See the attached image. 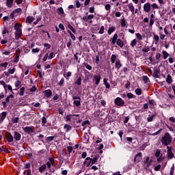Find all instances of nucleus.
<instances>
[{
  "instance_id": "1",
  "label": "nucleus",
  "mask_w": 175,
  "mask_h": 175,
  "mask_svg": "<svg viewBox=\"0 0 175 175\" xmlns=\"http://www.w3.org/2000/svg\"><path fill=\"white\" fill-rule=\"evenodd\" d=\"M163 146H169L172 143V135L169 133H166L161 140Z\"/></svg>"
},
{
  "instance_id": "2",
  "label": "nucleus",
  "mask_w": 175,
  "mask_h": 175,
  "mask_svg": "<svg viewBox=\"0 0 175 175\" xmlns=\"http://www.w3.org/2000/svg\"><path fill=\"white\" fill-rule=\"evenodd\" d=\"M143 9L145 13H150V12H151V3H146L143 6Z\"/></svg>"
},
{
  "instance_id": "3",
  "label": "nucleus",
  "mask_w": 175,
  "mask_h": 175,
  "mask_svg": "<svg viewBox=\"0 0 175 175\" xmlns=\"http://www.w3.org/2000/svg\"><path fill=\"white\" fill-rule=\"evenodd\" d=\"M152 163V159H150V157H146L144 162V166L146 169H148L151 164Z\"/></svg>"
},
{
  "instance_id": "4",
  "label": "nucleus",
  "mask_w": 175,
  "mask_h": 175,
  "mask_svg": "<svg viewBox=\"0 0 175 175\" xmlns=\"http://www.w3.org/2000/svg\"><path fill=\"white\" fill-rule=\"evenodd\" d=\"M114 102L116 106H124V105H125V101L120 97L116 98Z\"/></svg>"
},
{
  "instance_id": "5",
  "label": "nucleus",
  "mask_w": 175,
  "mask_h": 175,
  "mask_svg": "<svg viewBox=\"0 0 175 175\" xmlns=\"http://www.w3.org/2000/svg\"><path fill=\"white\" fill-rule=\"evenodd\" d=\"M94 163H95V161H92L90 157H87L84 161V165H85L86 167H88L90 165H94Z\"/></svg>"
},
{
  "instance_id": "6",
  "label": "nucleus",
  "mask_w": 175,
  "mask_h": 175,
  "mask_svg": "<svg viewBox=\"0 0 175 175\" xmlns=\"http://www.w3.org/2000/svg\"><path fill=\"white\" fill-rule=\"evenodd\" d=\"M14 72H16V68H10L7 72H4L5 76L9 77L10 75H14Z\"/></svg>"
},
{
  "instance_id": "7",
  "label": "nucleus",
  "mask_w": 175,
  "mask_h": 175,
  "mask_svg": "<svg viewBox=\"0 0 175 175\" xmlns=\"http://www.w3.org/2000/svg\"><path fill=\"white\" fill-rule=\"evenodd\" d=\"M167 158H169V159H173V158H174V154H173V152H172V148L167 146Z\"/></svg>"
},
{
  "instance_id": "8",
  "label": "nucleus",
  "mask_w": 175,
  "mask_h": 175,
  "mask_svg": "<svg viewBox=\"0 0 175 175\" xmlns=\"http://www.w3.org/2000/svg\"><path fill=\"white\" fill-rule=\"evenodd\" d=\"M5 137L9 143H12V142H13V136L10 133L7 132L5 133Z\"/></svg>"
},
{
  "instance_id": "9",
  "label": "nucleus",
  "mask_w": 175,
  "mask_h": 175,
  "mask_svg": "<svg viewBox=\"0 0 175 175\" xmlns=\"http://www.w3.org/2000/svg\"><path fill=\"white\" fill-rule=\"evenodd\" d=\"M127 8L130 10V12L132 13V14H135V5H133V3H130L127 5Z\"/></svg>"
},
{
  "instance_id": "10",
  "label": "nucleus",
  "mask_w": 175,
  "mask_h": 175,
  "mask_svg": "<svg viewBox=\"0 0 175 175\" xmlns=\"http://www.w3.org/2000/svg\"><path fill=\"white\" fill-rule=\"evenodd\" d=\"M23 131L29 135L31 133H33V130L32 129V128H31V126H25V128H23Z\"/></svg>"
},
{
  "instance_id": "11",
  "label": "nucleus",
  "mask_w": 175,
  "mask_h": 175,
  "mask_svg": "<svg viewBox=\"0 0 175 175\" xmlns=\"http://www.w3.org/2000/svg\"><path fill=\"white\" fill-rule=\"evenodd\" d=\"M22 33H23V31H21V29L16 30L15 39L18 40L20 38H21Z\"/></svg>"
},
{
  "instance_id": "12",
  "label": "nucleus",
  "mask_w": 175,
  "mask_h": 175,
  "mask_svg": "<svg viewBox=\"0 0 175 175\" xmlns=\"http://www.w3.org/2000/svg\"><path fill=\"white\" fill-rule=\"evenodd\" d=\"M6 111H3L1 113H0V124H2L5 118H6Z\"/></svg>"
},
{
  "instance_id": "13",
  "label": "nucleus",
  "mask_w": 175,
  "mask_h": 175,
  "mask_svg": "<svg viewBox=\"0 0 175 175\" xmlns=\"http://www.w3.org/2000/svg\"><path fill=\"white\" fill-rule=\"evenodd\" d=\"M44 95L46 98H50L53 95V92H51V90H46L44 92Z\"/></svg>"
},
{
  "instance_id": "14",
  "label": "nucleus",
  "mask_w": 175,
  "mask_h": 175,
  "mask_svg": "<svg viewBox=\"0 0 175 175\" xmlns=\"http://www.w3.org/2000/svg\"><path fill=\"white\" fill-rule=\"evenodd\" d=\"M51 165H54V159L53 157L49 158V161L46 163V166L50 169Z\"/></svg>"
},
{
  "instance_id": "15",
  "label": "nucleus",
  "mask_w": 175,
  "mask_h": 175,
  "mask_svg": "<svg viewBox=\"0 0 175 175\" xmlns=\"http://www.w3.org/2000/svg\"><path fill=\"white\" fill-rule=\"evenodd\" d=\"M117 40H118V34L116 33L111 38V44H116V43H117Z\"/></svg>"
},
{
  "instance_id": "16",
  "label": "nucleus",
  "mask_w": 175,
  "mask_h": 175,
  "mask_svg": "<svg viewBox=\"0 0 175 175\" xmlns=\"http://www.w3.org/2000/svg\"><path fill=\"white\" fill-rule=\"evenodd\" d=\"M122 67V64L120 59L116 60L115 63V68H117V70H120V68Z\"/></svg>"
},
{
  "instance_id": "17",
  "label": "nucleus",
  "mask_w": 175,
  "mask_h": 175,
  "mask_svg": "<svg viewBox=\"0 0 175 175\" xmlns=\"http://www.w3.org/2000/svg\"><path fill=\"white\" fill-rule=\"evenodd\" d=\"M116 44L118 46H119V47H120L121 49H122V47H124V42L121 39H120V38H118L117 40Z\"/></svg>"
},
{
  "instance_id": "18",
  "label": "nucleus",
  "mask_w": 175,
  "mask_h": 175,
  "mask_svg": "<svg viewBox=\"0 0 175 175\" xmlns=\"http://www.w3.org/2000/svg\"><path fill=\"white\" fill-rule=\"evenodd\" d=\"M14 137L15 140L18 142V140H20L21 139V134H20L18 132H14Z\"/></svg>"
},
{
  "instance_id": "19",
  "label": "nucleus",
  "mask_w": 175,
  "mask_h": 175,
  "mask_svg": "<svg viewBox=\"0 0 175 175\" xmlns=\"http://www.w3.org/2000/svg\"><path fill=\"white\" fill-rule=\"evenodd\" d=\"M165 81L167 83V84H172L173 83V78H172V75H168Z\"/></svg>"
},
{
  "instance_id": "20",
  "label": "nucleus",
  "mask_w": 175,
  "mask_h": 175,
  "mask_svg": "<svg viewBox=\"0 0 175 175\" xmlns=\"http://www.w3.org/2000/svg\"><path fill=\"white\" fill-rule=\"evenodd\" d=\"M100 79H101L100 75H95L94 76V80H95V83H96V85H98L99 84V83H100Z\"/></svg>"
},
{
  "instance_id": "21",
  "label": "nucleus",
  "mask_w": 175,
  "mask_h": 175,
  "mask_svg": "<svg viewBox=\"0 0 175 175\" xmlns=\"http://www.w3.org/2000/svg\"><path fill=\"white\" fill-rule=\"evenodd\" d=\"M14 0H7L5 3H6V6H8V8H12L13 6V1Z\"/></svg>"
},
{
  "instance_id": "22",
  "label": "nucleus",
  "mask_w": 175,
  "mask_h": 175,
  "mask_svg": "<svg viewBox=\"0 0 175 175\" xmlns=\"http://www.w3.org/2000/svg\"><path fill=\"white\" fill-rule=\"evenodd\" d=\"M67 27L68 28H69V29H70V31H72V32L73 33H76V29H75V27H73V26H72V25H70V23H68L67 24Z\"/></svg>"
},
{
  "instance_id": "23",
  "label": "nucleus",
  "mask_w": 175,
  "mask_h": 175,
  "mask_svg": "<svg viewBox=\"0 0 175 175\" xmlns=\"http://www.w3.org/2000/svg\"><path fill=\"white\" fill-rule=\"evenodd\" d=\"M162 54L163 59H166L170 55L169 53H167L166 51H162Z\"/></svg>"
},
{
  "instance_id": "24",
  "label": "nucleus",
  "mask_w": 175,
  "mask_h": 175,
  "mask_svg": "<svg viewBox=\"0 0 175 175\" xmlns=\"http://www.w3.org/2000/svg\"><path fill=\"white\" fill-rule=\"evenodd\" d=\"M116 31V27L114 26L110 27L108 29V35H111L113 32Z\"/></svg>"
},
{
  "instance_id": "25",
  "label": "nucleus",
  "mask_w": 175,
  "mask_h": 175,
  "mask_svg": "<svg viewBox=\"0 0 175 175\" xmlns=\"http://www.w3.org/2000/svg\"><path fill=\"white\" fill-rule=\"evenodd\" d=\"M142 81L145 84H147V83H150V79L147 76H142Z\"/></svg>"
},
{
  "instance_id": "26",
  "label": "nucleus",
  "mask_w": 175,
  "mask_h": 175,
  "mask_svg": "<svg viewBox=\"0 0 175 175\" xmlns=\"http://www.w3.org/2000/svg\"><path fill=\"white\" fill-rule=\"evenodd\" d=\"M73 104L75 105L77 107H79V106L81 105V99L74 100Z\"/></svg>"
},
{
  "instance_id": "27",
  "label": "nucleus",
  "mask_w": 175,
  "mask_h": 175,
  "mask_svg": "<svg viewBox=\"0 0 175 175\" xmlns=\"http://www.w3.org/2000/svg\"><path fill=\"white\" fill-rule=\"evenodd\" d=\"M164 33L165 35H170V29L169 28V26H165L164 28Z\"/></svg>"
},
{
  "instance_id": "28",
  "label": "nucleus",
  "mask_w": 175,
  "mask_h": 175,
  "mask_svg": "<svg viewBox=\"0 0 175 175\" xmlns=\"http://www.w3.org/2000/svg\"><path fill=\"white\" fill-rule=\"evenodd\" d=\"M25 92V87L21 88L20 92H19L20 96H24Z\"/></svg>"
},
{
  "instance_id": "29",
  "label": "nucleus",
  "mask_w": 175,
  "mask_h": 175,
  "mask_svg": "<svg viewBox=\"0 0 175 175\" xmlns=\"http://www.w3.org/2000/svg\"><path fill=\"white\" fill-rule=\"evenodd\" d=\"M103 83H104L106 88H110V83H109V82H107V79L104 78Z\"/></svg>"
},
{
  "instance_id": "30",
  "label": "nucleus",
  "mask_w": 175,
  "mask_h": 175,
  "mask_svg": "<svg viewBox=\"0 0 175 175\" xmlns=\"http://www.w3.org/2000/svg\"><path fill=\"white\" fill-rule=\"evenodd\" d=\"M153 40L155 41V44H158V42H159V36L157 34H154L153 36Z\"/></svg>"
},
{
  "instance_id": "31",
  "label": "nucleus",
  "mask_w": 175,
  "mask_h": 175,
  "mask_svg": "<svg viewBox=\"0 0 175 175\" xmlns=\"http://www.w3.org/2000/svg\"><path fill=\"white\" fill-rule=\"evenodd\" d=\"M116 59H117V55H112L111 56V64H115L116 63Z\"/></svg>"
},
{
  "instance_id": "32",
  "label": "nucleus",
  "mask_w": 175,
  "mask_h": 175,
  "mask_svg": "<svg viewBox=\"0 0 175 175\" xmlns=\"http://www.w3.org/2000/svg\"><path fill=\"white\" fill-rule=\"evenodd\" d=\"M44 170H46V164L42 165L39 167V172L40 173H43Z\"/></svg>"
},
{
  "instance_id": "33",
  "label": "nucleus",
  "mask_w": 175,
  "mask_h": 175,
  "mask_svg": "<svg viewBox=\"0 0 175 175\" xmlns=\"http://www.w3.org/2000/svg\"><path fill=\"white\" fill-rule=\"evenodd\" d=\"M105 9L107 10V12H109L110 13L111 10V5L110 4H106L105 5Z\"/></svg>"
},
{
  "instance_id": "34",
  "label": "nucleus",
  "mask_w": 175,
  "mask_h": 175,
  "mask_svg": "<svg viewBox=\"0 0 175 175\" xmlns=\"http://www.w3.org/2000/svg\"><path fill=\"white\" fill-rule=\"evenodd\" d=\"M135 92L136 95H138V96H140V95H142V89H141V88H137V89L135 90Z\"/></svg>"
},
{
  "instance_id": "35",
  "label": "nucleus",
  "mask_w": 175,
  "mask_h": 175,
  "mask_svg": "<svg viewBox=\"0 0 175 175\" xmlns=\"http://www.w3.org/2000/svg\"><path fill=\"white\" fill-rule=\"evenodd\" d=\"M34 18L33 16H28L26 19L27 23H29V24H31L32 21H33Z\"/></svg>"
},
{
  "instance_id": "36",
  "label": "nucleus",
  "mask_w": 175,
  "mask_h": 175,
  "mask_svg": "<svg viewBox=\"0 0 175 175\" xmlns=\"http://www.w3.org/2000/svg\"><path fill=\"white\" fill-rule=\"evenodd\" d=\"M131 47H135V46H136V44H137V40L134 39L131 42Z\"/></svg>"
},
{
  "instance_id": "37",
  "label": "nucleus",
  "mask_w": 175,
  "mask_h": 175,
  "mask_svg": "<svg viewBox=\"0 0 175 175\" xmlns=\"http://www.w3.org/2000/svg\"><path fill=\"white\" fill-rule=\"evenodd\" d=\"M64 129H65L66 132H68V131H70V129H72V126H70V125L69 124H66L64 125Z\"/></svg>"
},
{
  "instance_id": "38",
  "label": "nucleus",
  "mask_w": 175,
  "mask_h": 175,
  "mask_svg": "<svg viewBox=\"0 0 175 175\" xmlns=\"http://www.w3.org/2000/svg\"><path fill=\"white\" fill-rule=\"evenodd\" d=\"M87 125H90V121L88 120L84 121L82 123V126H83V129H85V128H87Z\"/></svg>"
},
{
  "instance_id": "39",
  "label": "nucleus",
  "mask_w": 175,
  "mask_h": 175,
  "mask_svg": "<svg viewBox=\"0 0 175 175\" xmlns=\"http://www.w3.org/2000/svg\"><path fill=\"white\" fill-rule=\"evenodd\" d=\"M98 33H100V35H103V33H105V26L100 27Z\"/></svg>"
},
{
  "instance_id": "40",
  "label": "nucleus",
  "mask_w": 175,
  "mask_h": 175,
  "mask_svg": "<svg viewBox=\"0 0 175 175\" xmlns=\"http://www.w3.org/2000/svg\"><path fill=\"white\" fill-rule=\"evenodd\" d=\"M135 36H136L137 39H138V40H143V36L139 33H137L135 34Z\"/></svg>"
},
{
  "instance_id": "41",
  "label": "nucleus",
  "mask_w": 175,
  "mask_h": 175,
  "mask_svg": "<svg viewBox=\"0 0 175 175\" xmlns=\"http://www.w3.org/2000/svg\"><path fill=\"white\" fill-rule=\"evenodd\" d=\"M142 51L143 53H148V51H150V46H144L143 49H142Z\"/></svg>"
},
{
  "instance_id": "42",
  "label": "nucleus",
  "mask_w": 175,
  "mask_h": 175,
  "mask_svg": "<svg viewBox=\"0 0 175 175\" xmlns=\"http://www.w3.org/2000/svg\"><path fill=\"white\" fill-rule=\"evenodd\" d=\"M57 13L58 14H64V8H62V7H60L57 9Z\"/></svg>"
},
{
  "instance_id": "43",
  "label": "nucleus",
  "mask_w": 175,
  "mask_h": 175,
  "mask_svg": "<svg viewBox=\"0 0 175 175\" xmlns=\"http://www.w3.org/2000/svg\"><path fill=\"white\" fill-rule=\"evenodd\" d=\"M18 61H20V54H16L14 62L17 63Z\"/></svg>"
},
{
  "instance_id": "44",
  "label": "nucleus",
  "mask_w": 175,
  "mask_h": 175,
  "mask_svg": "<svg viewBox=\"0 0 175 175\" xmlns=\"http://www.w3.org/2000/svg\"><path fill=\"white\" fill-rule=\"evenodd\" d=\"M21 25H20L19 23H16L14 25V29H16V31H18V29H21Z\"/></svg>"
},
{
  "instance_id": "45",
  "label": "nucleus",
  "mask_w": 175,
  "mask_h": 175,
  "mask_svg": "<svg viewBox=\"0 0 175 175\" xmlns=\"http://www.w3.org/2000/svg\"><path fill=\"white\" fill-rule=\"evenodd\" d=\"M55 138V137L54 136L47 137L46 139V142H53V140H54Z\"/></svg>"
},
{
  "instance_id": "46",
  "label": "nucleus",
  "mask_w": 175,
  "mask_h": 175,
  "mask_svg": "<svg viewBox=\"0 0 175 175\" xmlns=\"http://www.w3.org/2000/svg\"><path fill=\"white\" fill-rule=\"evenodd\" d=\"M157 1L160 6H163V5L166 3V1H165V0H157Z\"/></svg>"
},
{
  "instance_id": "47",
  "label": "nucleus",
  "mask_w": 175,
  "mask_h": 175,
  "mask_svg": "<svg viewBox=\"0 0 175 175\" xmlns=\"http://www.w3.org/2000/svg\"><path fill=\"white\" fill-rule=\"evenodd\" d=\"M152 8L153 10H155V9L158 10L159 9V6H158V4H157L156 3H154L152 4Z\"/></svg>"
},
{
  "instance_id": "48",
  "label": "nucleus",
  "mask_w": 175,
  "mask_h": 175,
  "mask_svg": "<svg viewBox=\"0 0 175 175\" xmlns=\"http://www.w3.org/2000/svg\"><path fill=\"white\" fill-rule=\"evenodd\" d=\"M127 98H129V99H133V98H135V95H133V94L132 93H127Z\"/></svg>"
},
{
  "instance_id": "49",
  "label": "nucleus",
  "mask_w": 175,
  "mask_h": 175,
  "mask_svg": "<svg viewBox=\"0 0 175 175\" xmlns=\"http://www.w3.org/2000/svg\"><path fill=\"white\" fill-rule=\"evenodd\" d=\"M154 118H155V115H152L150 117L148 118V122H152V120H154Z\"/></svg>"
},
{
  "instance_id": "50",
  "label": "nucleus",
  "mask_w": 175,
  "mask_h": 175,
  "mask_svg": "<svg viewBox=\"0 0 175 175\" xmlns=\"http://www.w3.org/2000/svg\"><path fill=\"white\" fill-rule=\"evenodd\" d=\"M1 68H4V70L5 69H6V68H8V66L9 65V64L8 62H5V63H1Z\"/></svg>"
},
{
  "instance_id": "51",
  "label": "nucleus",
  "mask_w": 175,
  "mask_h": 175,
  "mask_svg": "<svg viewBox=\"0 0 175 175\" xmlns=\"http://www.w3.org/2000/svg\"><path fill=\"white\" fill-rule=\"evenodd\" d=\"M39 51H40V49L39 48L33 49L31 50V53H33V54H35L36 53H39Z\"/></svg>"
},
{
  "instance_id": "52",
  "label": "nucleus",
  "mask_w": 175,
  "mask_h": 175,
  "mask_svg": "<svg viewBox=\"0 0 175 175\" xmlns=\"http://www.w3.org/2000/svg\"><path fill=\"white\" fill-rule=\"evenodd\" d=\"M85 68H86V69H88V70H92V66H91L88 64H85Z\"/></svg>"
},
{
  "instance_id": "53",
  "label": "nucleus",
  "mask_w": 175,
  "mask_h": 175,
  "mask_svg": "<svg viewBox=\"0 0 175 175\" xmlns=\"http://www.w3.org/2000/svg\"><path fill=\"white\" fill-rule=\"evenodd\" d=\"M55 57V54L54 53V52H52L49 55V59H53V58H54Z\"/></svg>"
},
{
  "instance_id": "54",
  "label": "nucleus",
  "mask_w": 175,
  "mask_h": 175,
  "mask_svg": "<svg viewBox=\"0 0 175 175\" xmlns=\"http://www.w3.org/2000/svg\"><path fill=\"white\" fill-rule=\"evenodd\" d=\"M15 87L18 88V87H21V81H16L15 82Z\"/></svg>"
},
{
  "instance_id": "55",
  "label": "nucleus",
  "mask_w": 175,
  "mask_h": 175,
  "mask_svg": "<svg viewBox=\"0 0 175 175\" xmlns=\"http://www.w3.org/2000/svg\"><path fill=\"white\" fill-rule=\"evenodd\" d=\"M59 28L61 31H65V26H64V24L62 23L59 24Z\"/></svg>"
},
{
  "instance_id": "56",
  "label": "nucleus",
  "mask_w": 175,
  "mask_h": 175,
  "mask_svg": "<svg viewBox=\"0 0 175 175\" xmlns=\"http://www.w3.org/2000/svg\"><path fill=\"white\" fill-rule=\"evenodd\" d=\"M155 58L157 61H161V53H157L155 55Z\"/></svg>"
},
{
  "instance_id": "57",
  "label": "nucleus",
  "mask_w": 175,
  "mask_h": 175,
  "mask_svg": "<svg viewBox=\"0 0 175 175\" xmlns=\"http://www.w3.org/2000/svg\"><path fill=\"white\" fill-rule=\"evenodd\" d=\"M121 26L122 27H126V23L125 22V19L124 18L122 19Z\"/></svg>"
},
{
  "instance_id": "58",
  "label": "nucleus",
  "mask_w": 175,
  "mask_h": 175,
  "mask_svg": "<svg viewBox=\"0 0 175 175\" xmlns=\"http://www.w3.org/2000/svg\"><path fill=\"white\" fill-rule=\"evenodd\" d=\"M18 120H19L18 118H12L13 124H17V122H18Z\"/></svg>"
},
{
  "instance_id": "59",
  "label": "nucleus",
  "mask_w": 175,
  "mask_h": 175,
  "mask_svg": "<svg viewBox=\"0 0 175 175\" xmlns=\"http://www.w3.org/2000/svg\"><path fill=\"white\" fill-rule=\"evenodd\" d=\"M75 83H77V85H81V78H79V79L76 81Z\"/></svg>"
},
{
  "instance_id": "60",
  "label": "nucleus",
  "mask_w": 175,
  "mask_h": 175,
  "mask_svg": "<svg viewBox=\"0 0 175 175\" xmlns=\"http://www.w3.org/2000/svg\"><path fill=\"white\" fill-rule=\"evenodd\" d=\"M159 35H160V39L161 40H163L165 38H166V36L165 34H163L162 33H159Z\"/></svg>"
},
{
  "instance_id": "61",
  "label": "nucleus",
  "mask_w": 175,
  "mask_h": 175,
  "mask_svg": "<svg viewBox=\"0 0 175 175\" xmlns=\"http://www.w3.org/2000/svg\"><path fill=\"white\" fill-rule=\"evenodd\" d=\"M161 170V165H158L154 167L155 172H159V170Z\"/></svg>"
},
{
  "instance_id": "62",
  "label": "nucleus",
  "mask_w": 175,
  "mask_h": 175,
  "mask_svg": "<svg viewBox=\"0 0 175 175\" xmlns=\"http://www.w3.org/2000/svg\"><path fill=\"white\" fill-rule=\"evenodd\" d=\"M154 18H150V23H149V25L150 27H152V25H154Z\"/></svg>"
},
{
  "instance_id": "63",
  "label": "nucleus",
  "mask_w": 175,
  "mask_h": 175,
  "mask_svg": "<svg viewBox=\"0 0 175 175\" xmlns=\"http://www.w3.org/2000/svg\"><path fill=\"white\" fill-rule=\"evenodd\" d=\"M173 174H174V165H173L170 170V175H173Z\"/></svg>"
},
{
  "instance_id": "64",
  "label": "nucleus",
  "mask_w": 175,
  "mask_h": 175,
  "mask_svg": "<svg viewBox=\"0 0 175 175\" xmlns=\"http://www.w3.org/2000/svg\"><path fill=\"white\" fill-rule=\"evenodd\" d=\"M94 18V14H90L87 17V20H92Z\"/></svg>"
}]
</instances>
